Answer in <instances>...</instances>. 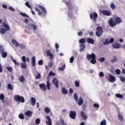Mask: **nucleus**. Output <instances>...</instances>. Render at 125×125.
<instances>
[{
    "label": "nucleus",
    "instance_id": "1",
    "mask_svg": "<svg viewBox=\"0 0 125 125\" xmlns=\"http://www.w3.org/2000/svg\"><path fill=\"white\" fill-rule=\"evenodd\" d=\"M62 2H64L67 8H68V17L72 18V17H73L74 15L76 13V9L73 7L72 3L70 2V1H68L66 0H62Z\"/></svg>",
    "mask_w": 125,
    "mask_h": 125
},
{
    "label": "nucleus",
    "instance_id": "2",
    "mask_svg": "<svg viewBox=\"0 0 125 125\" xmlns=\"http://www.w3.org/2000/svg\"><path fill=\"white\" fill-rule=\"evenodd\" d=\"M38 6L39 8L42 11V12H41V10L38 9V8H35V11L38 12V15H39V16H46V14L47 13V12H46V9H45V8L42 5H39Z\"/></svg>",
    "mask_w": 125,
    "mask_h": 125
},
{
    "label": "nucleus",
    "instance_id": "3",
    "mask_svg": "<svg viewBox=\"0 0 125 125\" xmlns=\"http://www.w3.org/2000/svg\"><path fill=\"white\" fill-rule=\"evenodd\" d=\"M2 26L3 28H1L0 29V33L2 34V35H4L6 32L10 31V27H9V25H7L6 23L3 22Z\"/></svg>",
    "mask_w": 125,
    "mask_h": 125
},
{
    "label": "nucleus",
    "instance_id": "4",
    "mask_svg": "<svg viewBox=\"0 0 125 125\" xmlns=\"http://www.w3.org/2000/svg\"><path fill=\"white\" fill-rule=\"evenodd\" d=\"M21 60L23 63H21V68H22V69H27V63L26 62L29 63L30 62V59L29 57L26 58L25 56H23L21 58Z\"/></svg>",
    "mask_w": 125,
    "mask_h": 125
},
{
    "label": "nucleus",
    "instance_id": "5",
    "mask_svg": "<svg viewBox=\"0 0 125 125\" xmlns=\"http://www.w3.org/2000/svg\"><path fill=\"white\" fill-rule=\"evenodd\" d=\"M86 58L87 60H91L90 63L92 64H95L96 63V56L94 53H92L91 54L87 55Z\"/></svg>",
    "mask_w": 125,
    "mask_h": 125
},
{
    "label": "nucleus",
    "instance_id": "6",
    "mask_svg": "<svg viewBox=\"0 0 125 125\" xmlns=\"http://www.w3.org/2000/svg\"><path fill=\"white\" fill-rule=\"evenodd\" d=\"M14 99L16 102H21V103H25V99L24 98V97L20 96L19 95L14 96Z\"/></svg>",
    "mask_w": 125,
    "mask_h": 125
},
{
    "label": "nucleus",
    "instance_id": "7",
    "mask_svg": "<svg viewBox=\"0 0 125 125\" xmlns=\"http://www.w3.org/2000/svg\"><path fill=\"white\" fill-rule=\"evenodd\" d=\"M96 35L98 38H100L102 36L103 33V29L101 26H98L96 28Z\"/></svg>",
    "mask_w": 125,
    "mask_h": 125
},
{
    "label": "nucleus",
    "instance_id": "8",
    "mask_svg": "<svg viewBox=\"0 0 125 125\" xmlns=\"http://www.w3.org/2000/svg\"><path fill=\"white\" fill-rule=\"evenodd\" d=\"M0 53L1 54L2 58H6L7 57V52H4V49L1 45H0Z\"/></svg>",
    "mask_w": 125,
    "mask_h": 125
},
{
    "label": "nucleus",
    "instance_id": "9",
    "mask_svg": "<svg viewBox=\"0 0 125 125\" xmlns=\"http://www.w3.org/2000/svg\"><path fill=\"white\" fill-rule=\"evenodd\" d=\"M98 17V14L96 12H94L90 14V19H92L93 21L94 22H96L97 21V18Z\"/></svg>",
    "mask_w": 125,
    "mask_h": 125
},
{
    "label": "nucleus",
    "instance_id": "10",
    "mask_svg": "<svg viewBox=\"0 0 125 125\" xmlns=\"http://www.w3.org/2000/svg\"><path fill=\"white\" fill-rule=\"evenodd\" d=\"M101 12L104 15V16H110V15H112V12L107 10H101Z\"/></svg>",
    "mask_w": 125,
    "mask_h": 125
},
{
    "label": "nucleus",
    "instance_id": "11",
    "mask_svg": "<svg viewBox=\"0 0 125 125\" xmlns=\"http://www.w3.org/2000/svg\"><path fill=\"white\" fill-rule=\"evenodd\" d=\"M69 117L72 120H75L76 117H77V113L75 111H69Z\"/></svg>",
    "mask_w": 125,
    "mask_h": 125
},
{
    "label": "nucleus",
    "instance_id": "12",
    "mask_svg": "<svg viewBox=\"0 0 125 125\" xmlns=\"http://www.w3.org/2000/svg\"><path fill=\"white\" fill-rule=\"evenodd\" d=\"M108 23L109 24V26L113 28V27H115L117 24L116 23V21H114V19L113 18H111V19L109 20Z\"/></svg>",
    "mask_w": 125,
    "mask_h": 125
},
{
    "label": "nucleus",
    "instance_id": "13",
    "mask_svg": "<svg viewBox=\"0 0 125 125\" xmlns=\"http://www.w3.org/2000/svg\"><path fill=\"white\" fill-rule=\"evenodd\" d=\"M52 82L53 84H55V87L57 88H58L59 87V81H58V79H57V78H54Z\"/></svg>",
    "mask_w": 125,
    "mask_h": 125
},
{
    "label": "nucleus",
    "instance_id": "14",
    "mask_svg": "<svg viewBox=\"0 0 125 125\" xmlns=\"http://www.w3.org/2000/svg\"><path fill=\"white\" fill-rule=\"evenodd\" d=\"M27 29H28V30H31V29H32V28L35 31H36V30H37V26H36V25H35L33 23L29 24L27 25Z\"/></svg>",
    "mask_w": 125,
    "mask_h": 125
},
{
    "label": "nucleus",
    "instance_id": "15",
    "mask_svg": "<svg viewBox=\"0 0 125 125\" xmlns=\"http://www.w3.org/2000/svg\"><path fill=\"white\" fill-rule=\"evenodd\" d=\"M108 82H110V83H115L116 82V77L111 74H109Z\"/></svg>",
    "mask_w": 125,
    "mask_h": 125
},
{
    "label": "nucleus",
    "instance_id": "16",
    "mask_svg": "<svg viewBox=\"0 0 125 125\" xmlns=\"http://www.w3.org/2000/svg\"><path fill=\"white\" fill-rule=\"evenodd\" d=\"M81 118H83L84 121H86V120H87L88 117L87 115H86V113H84L83 111L81 112Z\"/></svg>",
    "mask_w": 125,
    "mask_h": 125
},
{
    "label": "nucleus",
    "instance_id": "17",
    "mask_svg": "<svg viewBox=\"0 0 125 125\" xmlns=\"http://www.w3.org/2000/svg\"><path fill=\"white\" fill-rule=\"evenodd\" d=\"M39 87L42 91H46V85L44 83L40 84Z\"/></svg>",
    "mask_w": 125,
    "mask_h": 125
},
{
    "label": "nucleus",
    "instance_id": "18",
    "mask_svg": "<svg viewBox=\"0 0 125 125\" xmlns=\"http://www.w3.org/2000/svg\"><path fill=\"white\" fill-rule=\"evenodd\" d=\"M46 119L47 121H46V124L48 125H52V122H51V118L48 115L46 116Z\"/></svg>",
    "mask_w": 125,
    "mask_h": 125
},
{
    "label": "nucleus",
    "instance_id": "19",
    "mask_svg": "<svg viewBox=\"0 0 125 125\" xmlns=\"http://www.w3.org/2000/svg\"><path fill=\"white\" fill-rule=\"evenodd\" d=\"M112 47H113V48H121V44H120V43L119 42H115V43H113L112 44Z\"/></svg>",
    "mask_w": 125,
    "mask_h": 125
},
{
    "label": "nucleus",
    "instance_id": "20",
    "mask_svg": "<svg viewBox=\"0 0 125 125\" xmlns=\"http://www.w3.org/2000/svg\"><path fill=\"white\" fill-rule=\"evenodd\" d=\"M36 98L34 97H31L30 99V103L32 105V106H35L36 105Z\"/></svg>",
    "mask_w": 125,
    "mask_h": 125
},
{
    "label": "nucleus",
    "instance_id": "21",
    "mask_svg": "<svg viewBox=\"0 0 125 125\" xmlns=\"http://www.w3.org/2000/svg\"><path fill=\"white\" fill-rule=\"evenodd\" d=\"M46 54H47L48 56H50L51 60L53 59L54 55L51 53V52H50V51L48 50L46 51Z\"/></svg>",
    "mask_w": 125,
    "mask_h": 125
},
{
    "label": "nucleus",
    "instance_id": "22",
    "mask_svg": "<svg viewBox=\"0 0 125 125\" xmlns=\"http://www.w3.org/2000/svg\"><path fill=\"white\" fill-rule=\"evenodd\" d=\"M115 23L117 24H120L121 23H123V21H122V19L120 17H117L115 19Z\"/></svg>",
    "mask_w": 125,
    "mask_h": 125
},
{
    "label": "nucleus",
    "instance_id": "23",
    "mask_svg": "<svg viewBox=\"0 0 125 125\" xmlns=\"http://www.w3.org/2000/svg\"><path fill=\"white\" fill-rule=\"evenodd\" d=\"M12 43L16 46V47H18L19 46V43L16 41V40L13 39L12 40Z\"/></svg>",
    "mask_w": 125,
    "mask_h": 125
},
{
    "label": "nucleus",
    "instance_id": "24",
    "mask_svg": "<svg viewBox=\"0 0 125 125\" xmlns=\"http://www.w3.org/2000/svg\"><path fill=\"white\" fill-rule=\"evenodd\" d=\"M86 40L88 43H91V44H94V40H93V39L88 38Z\"/></svg>",
    "mask_w": 125,
    "mask_h": 125
},
{
    "label": "nucleus",
    "instance_id": "25",
    "mask_svg": "<svg viewBox=\"0 0 125 125\" xmlns=\"http://www.w3.org/2000/svg\"><path fill=\"white\" fill-rule=\"evenodd\" d=\"M77 102L79 106H82V105H83V98L82 97H80L79 100Z\"/></svg>",
    "mask_w": 125,
    "mask_h": 125
},
{
    "label": "nucleus",
    "instance_id": "26",
    "mask_svg": "<svg viewBox=\"0 0 125 125\" xmlns=\"http://www.w3.org/2000/svg\"><path fill=\"white\" fill-rule=\"evenodd\" d=\"M31 60L33 67H36V57H32Z\"/></svg>",
    "mask_w": 125,
    "mask_h": 125
},
{
    "label": "nucleus",
    "instance_id": "27",
    "mask_svg": "<svg viewBox=\"0 0 125 125\" xmlns=\"http://www.w3.org/2000/svg\"><path fill=\"white\" fill-rule=\"evenodd\" d=\"M19 80L20 83H24V82H25V77L23 75H21V77L19 78Z\"/></svg>",
    "mask_w": 125,
    "mask_h": 125
},
{
    "label": "nucleus",
    "instance_id": "28",
    "mask_svg": "<svg viewBox=\"0 0 125 125\" xmlns=\"http://www.w3.org/2000/svg\"><path fill=\"white\" fill-rule=\"evenodd\" d=\"M25 116H27L28 117H31L32 115H33V112L31 111H28L25 113Z\"/></svg>",
    "mask_w": 125,
    "mask_h": 125
},
{
    "label": "nucleus",
    "instance_id": "29",
    "mask_svg": "<svg viewBox=\"0 0 125 125\" xmlns=\"http://www.w3.org/2000/svg\"><path fill=\"white\" fill-rule=\"evenodd\" d=\"M80 47L81 48L80 51H83V50H84V48H85V45L83 44H81L80 45Z\"/></svg>",
    "mask_w": 125,
    "mask_h": 125
},
{
    "label": "nucleus",
    "instance_id": "30",
    "mask_svg": "<svg viewBox=\"0 0 125 125\" xmlns=\"http://www.w3.org/2000/svg\"><path fill=\"white\" fill-rule=\"evenodd\" d=\"M46 87L48 90H50V83H49V79L47 80L46 83Z\"/></svg>",
    "mask_w": 125,
    "mask_h": 125
},
{
    "label": "nucleus",
    "instance_id": "31",
    "mask_svg": "<svg viewBox=\"0 0 125 125\" xmlns=\"http://www.w3.org/2000/svg\"><path fill=\"white\" fill-rule=\"evenodd\" d=\"M62 94H67L68 93V90L65 88H62Z\"/></svg>",
    "mask_w": 125,
    "mask_h": 125
},
{
    "label": "nucleus",
    "instance_id": "32",
    "mask_svg": "<svg viewBox=\"0 0 125 125\" xmlns=\"http://www.w3.org/2000/svg\"><path fill=\"white\" fill-rule=\"evenodd\" d=\"M51 76H53L54 77V76H55V73H53V71H51L49 74H48V76L47 77V79H48V80H49V77Z\"/></svg>",
    "mask_w": 125,
    "mask_h": 125
},
{
    "label": "nucleus",
    "instance_id": "33",
    "mask_svg": "<svg viewBox=\"0 0 125 125\" xmlns=\"http://www.w3.org/2000/svg\"><path fill=\"white\" fill-rule=\"evenodd\" d=\"M60 123L62 125H67V123H66V122H65V121H64V119H63V118H61L60 119Z\"/></svg>",
    "mask_w": 125,
    "mask_h": 125
},
{
    "label": "nucleus",
    "instance_id": "34",
    "mask_svg": "<svg viewBox=\"0 0 125 125\" xmlns=\"http://www.w3.org/2000/svg\"><path fill=\"white\" fill-rule=\"evenodd\" d=\"M118 117L119 121H124V117L122 114H118Z\"/></svg>",
    "mask_w": 125,
    "mask_h": 125
},
{
    "label": "nucleus",
    "instance_id": "35",
    "mask_svg": "<svg viewBox=\"0 0 125 125\" xmlns=\"http://www.w3.org/2000/svg\"><path fill=\"white\" fill-rule=\"evenodd\" d=\"M20 48H21V49H26V46L23 44H20Z\"/></svg>",
    "mask_w": 125,
    "mask_h": 125
},
{
    "label": "nucleus",
    "instance_id": "36",
    "mask_svg": "<svg viewBox=\"0 0 125 125\" xmlns=\"http://www.w3.org/2000/svg\"><path fill=\"white\" fill-rule=\"evenodd\" d=\"M74 100H75L76 102H78L79 99L78 98V95L76 93H74Z\"/></svg>",
    "mask_w": 125,
    "mask_h": 125
},
{
    "label": "nucleus",
    "instance_id": "37",
    "mask_svg": "<svg viewBox=\"0 0 125 125\" xmlns=\"http://www.w3.org/2000/svg\"><path fill=\"white\" fill-rule=\"evenodd\" d=\"M110 7L113 10H114V9L116 8V6L115 5V4L113 2H111V3L110 4Z\"/></svg>",
    "mask_w": 125,
    "mask_h": 125
},
{
    "label": "nucleus",
    "instance_id": "38",
    "mask_svg": "<svg viewBox=\"0 0 125 125\" xmlns=\"http://www.w3.org/2000/svg\"><path fill=\"white\" fill-rule=\"evenodd\" d=\"M115 96L117 97V98L122 99L124 97V96L121 94H116Z\"/></svg>",
    "mask_w": 125,
    "mask_h": 125
},
{
    "label": "nucleus",
    "instance_id": "39",
    "mask_svg": "<svg viewBox=\"0 0 125 125\" xmlns=\"http://www.w3.org/2000/svg\"><path fill=\"white\" fill-rule=\"evenodd\" d=\"M19 118L21 120H24V119H25V116L23 114H20L19 115Z\"/></svg>",
    "mask_w": 125,
    "mask_h": 125
},
{
    "label": "nucleus",
    "instance_id": "40",
    "mask_svg": "<svg viewBox=\"0 0 125 125\" xmlns=\"http://www.w3.org/2000/svg\"><path fill=\"white\" fill-rule=\"evenodd\" d=\"M79 42V43H82L83 44L85 42V40L83 38H82L80 40Z\"/></svg>",
    "mask_w": 125,
    "mask_h": 125
},
{
    "label": "nucleus",
    "instance_id": "41",
    "mask_svg": "<svg viewBox=\"0 0 125 125\" xmlns=\"http://www.w3.org/2000/svg\"><path fill=\"white\" fill-rule=\"evenodd\" d=\"M7 88L8 89H9V90H13V88L12 87V85L11 84H8L7 85Z\"/></svg>",
    "mask_w": 125,
    "mask_h": 125
},
{
    "label": "nucleus",
    "instance_id": "42",
    "mask_svg": "<svg viewBox=\"0 0 125 125\" xmlns=\"http://www.w3.org/2000/svg\"><path fill=\"white\" fill-rule=\"evenodd\" d=\"M11 59L14 63H15V65H17V66H19L20 65V63L17 62H16V60H14L13 57L11 58Z\"/></svg>",
    "mask_w": 125,
    "mask_h": 125
},
{
    "label": "nucleus",
    "instance_id": "43",
    "mask_svg": "<svg viewBox=\"0 0 125 125\" xmlns=\"http://www.w3.org/2000/svg\"><path fill=\"white\" fill-rule=\"evenodd\" d=\"M112 63H115V62H117L118 61V59L116 57H114L112 60H111Z\"/></svg>",
    "mask_w": 125,
    "mask_h": 125
},
{
    "label": "nucleus",
    "instance_id": "44",
    "mask_svg": "<svg viewBox=\"0 0 125 125\" xmlns=\"http://www.w3.org/2000/svg\"><path fill=\"white\" fill-rule=\"evenodd\" d=\"M20 14L23 17H27V18H29V17L24 13H20Z\"/></svg>",
    "mask_w": 125,
    "mask_h": 125
},
{
    "label": "nucleus",
    "instance_id": "45",
    "mask_svg": "<svg viewBox=\"0 0 125 125\" xmlns=\"http://www.w3.org/2000/svg\"><path fill=\"white\" fill-rule=\"evenodd\" d=\"M25 5H26V6H27V7H28V8H30V9H32V6L31 5H30V4H29V2L26 1L25 3Z\"/></svg>",
    "mask_w": 125,
    "mask_h": 125
},
{
    "label": "nucleus",
    "instance_id": "46",
    "mask_svg": "<svg viewBox=\"0 0 125 125\" xmlns=\"http://www.w3.org/2000/svg\"><path fill=\"white\" fill-rule=\"evenodd\" d=\"M109 43H110V42L108 39H106L105 42H104V45H107V44H109Z\"/></svg>",
    "mask_w": 125,
    "mask_h": 125
},
{
    "label": "nucleus",
    "instance_id": "47",
    "mask_svg": "<svg viewBox=\"0 0 125 125\" xmlns=\"http://www.w3.org/2000/svg\"><path fill=\"white\" fill-rule=\"evenodd\" d=\"M44 111H45V113H46L47 114L48 113H50V109L49 108H48V107L45 108Z\"/></svg>",
    "mask_w": 125,
    "mask_h": 125
},
{
    "label": "nucleus",
    "instance_id": "48",
    "mask_svg": "<svg viewBox=\"0 0 125 125\" xmlns=\"http://www.w3.org/2000/svg\"><path fill=\"white\" fill-rule=\"evenodd\" d=\"M65 67H66V65L64 64L62 67L59 68V70L60 71H64V70H65Z\"/></svg>",
    "mask_w": 125,
    "mask_h": 125
},
{
    "label": "nucleus",
    "instance_id": "49",
    "mask_svg": "<svg viewBox=\"0 0 125 125\" xmlns=\"http://www.w3.org/2000/svg\"><path fill=\"white\" fill-rule=\"evenodd\" d=\"M115 73L117 74V75H121V70L119 69H116Z\"/></svg>",
    "mask_w": 125,
    "mask_h": 125
},
{
    "label": "nucleus",
    "instance_id": "50",
    "mask_svg": "<svg viewBox=\"0 0 125 125\" xmlns=\"http://www.w3.org/2000/svg\"><path fill=\"white\" fill-rule=\"evenodd\" d=\"M75 84L76 87H79L80 86V83L78 81L75 82Z\"/></svg>",
    "mask_w": 125,
    "mask_h": 125
},
{
    "label": "nucleus",
    "instance_id": "51",
    "mask_svg": "<svg viewBox=\"0 0 125 125\" xmlns=\"http://www.w3.org/2000/svg\"><path fill=\"white\" fill-rule=\"evenodd\" d=\"M74 60H75V58L74 56L71 57L70 58V63H73L74 62Z\"/></svg>",
    "mask_w": 125,
    "mask_h": 125
},
{
    "label": "nucleus",
    "instance_id": "52",
    "mask_svg": "<svg viewBox=\"0 0 125 125\" xmlns=\"http://www.w3.org/2000/svg\"><path fill=\"white\" fill-rule=\"evenodd\" d=\"M35 123L36 125H40V123H41V120L40 119L38 118L36 120Z\"/></svg>",
    "mask_w": 125,
    "mask_h": 125
},
{
    "label": "nucleus",
    "instance_id": "53",
    "mask_svg": "<svg viewBox=\"0 0 125 125\" xmlns=\"http://www.w3.org/2000/svg\"><path fill=\"white\" fill-rule=\"evenodd\" d=\"M7 69L8 71H9V72H10V73H11V72L13 71V69L11 67H7Z\"/></svg>",
    "mask_w": 125,
    "mask_h": 125
},
{
    "label": "nucleus",
    "instance_id": "54",
    "mask_svg": "<svg viewBox=\"0 0 125 125\" xmlns=\"http://www.w3.org/2000/svg\"><path fill=\"white\" fill-rule=\"evenodd\" d=\"M106 120H104L101 122L100 125H106Z\"/></svg>",
    "mask_w": 125,
    "mask_h": 125
},
{
    "label": "nucleus",
    "instance_id": "55",
    "mask_svg": "<svg viewBox=\"0 0 125 125\" xmlns=\"http://www.w3.org/2000/svg\"><path fill=\"white\" fill-rule=\"evenodd\" d=\"M99 61L101 62H104V61H105V58H104V57L101 58L99 59Z\"/></svg>",
    "mask_w": 125,
    "mask_h": 125
},
{
    "label": "nucleus",
    "instance_id": "56",
    "mask_svg": "<svg viewBox=\"0 0 125 125\" xmlns=\"http://www.w3.org/2000/svg\"><path fill=\"white\" fill-rule=\"evenodd\" d=\"M41 73H39L38 75H37L35 77L36 80H39V79H41Z\"/></svg>",
    "mask_w": 125,
    "mask_h": 125
},
{
    "label": "nucleus",
    "instance_id": "57",
    "mask_svg": "<svg viewBox=\"0 0 125 125\" xmlns=\"http://www.w3.org/2000/svg\"><path fill=\"white\" fill-rule=\"evenodd\" d=\"M0 100H3L4 99V95L3 94L0 95Z\"/></svg>",
    "mask_w": 125,
    "mask_h": 125
},
{
    "label": "nucleus",
    "instance_id": "58",
    "mask_svg": "<svg viewBox=\"0 0 125 125\" xmlns=\"http://www.w3.org/2000/svg\"><path fill=\"white\" fill-rule=\"evenodd\" d=\"M38 64H39V65H43V61H42V60L39 61Z\"/></svg>",
    "mask_w": 125,
    "mask_h": 125
},
{
    "label": "nucleus",
    "instance_id": "59",
    "mask_svg": "<svg viewBox=\"0 0 125 125\" xmlns=\"http://www.w3.org/2000/svg\"><path fill=\"white\" fill-rule=\"evenodd\" d=\"M48 66L49 67H53V62H48Z\"/></svg>",
    "mask_w": 125,
    "mask_h": 125
},
{
    "label": "nucleus",
    "instance_id": "60",
    "mask_svg": "<svg viewBox=\"0 0 125 125\" xmlns=\"http://www.w3.org/2000/svg\"><path fill=\"white\" fill-rule=\"evenodd\" d=\"M120 81L122 82V83H125V78L124 77H122L120 78Z\"/></svg>",
    "mask_w": 125,
    "mask_h": 125
},
{
    "label": "nucleus",
    "instance_id": "61",
    "mask_svg": "<svg viewBox=\"0 0 125 125\" xmlns=\"http://www.w3.org/2000/svg\"><path fill=\"white\" fill-rule=\"evenodd\" d=\"M93 106L94 107H95L96 108H99L100 106H99V104H98L97 103H95L93 104Z\"/></svg>",
    "mask_w": 125,
    "mask_h": 125
},
{
    "label": "nucleus",
    "instance_id": "62",
    "mask_svg": "<svg viewBox=\"0 0 125 125\" xmlns=\"http://www.w3.org/2000/svg\"><path fill=\"white\" fill-rule=\"evenodd\" d=\"M99 77H102V78H103V77H104V73H103V72L101 71L99 73Z\"/></svg>",
    "mask_w": 125,
    "mask_h": 125
},
{
    "label": "nucleus",
    "instance_id": "63",
    "mask_svg": "<svg viewBox=\"0 0 125 125\" xmlns=\"http://www.w3.org/2000/svg\"><path fill=\"white\" fill-rule=\"evenodd\" d=\"M9 10H11V11H13V12H14V11H15L14 8H13V7L11 6L9 7Z\"/></svg>",
    "mask_w": 125,
    "mask_h": 125
},
{
    "label": "nucleus",
    "instance_id": "64",
    "mask_svg": "<svg viewBox=\"0 0 125 125\" xmlns=\"http://www.w3.org/2000/svg\"><path fill=\"white\" fill-rule=\"evenodd\" d=\"M115 42L114 38H111L109 40V43H113Z\"/></svg>",
    "mask_w": 125,
    "mask_h": 125
}]
</instances>
